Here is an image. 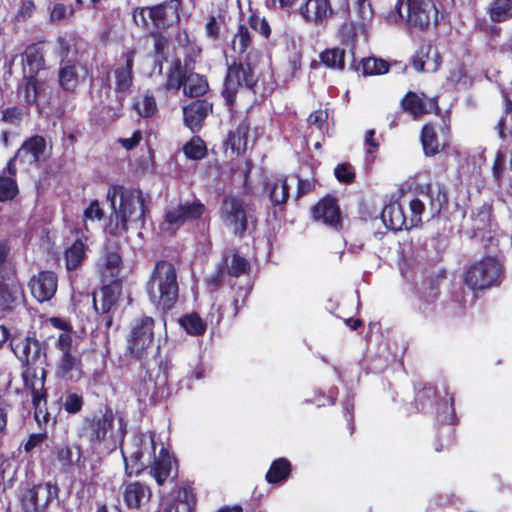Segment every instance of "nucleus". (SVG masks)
I'll return each instance as SVG.
<instances>
[{
    "label": "nucleus",
    "mask_w": 512,
    "mask_h": 512,
    "mask_svg": "<svg viewBox=\"0 0 512 512\" xmlns=\"http://www.w3.org/2000/svg\"><path fill=\"white\" fill-rule=\"evenodd\" d=\"M473 234L474 237H481L486 241L484 248L487 249L488 243L494 241V236L491 234V227L493 222V207L489 203H483L479 207L476 215L473 217Z\"/></svg>",
    "instance_id": "bb28decb"
},
{
    "label": "nucleus",
    "mask_w": 512,
    "mask_h": 512,
    "mask_svg": "<svg viewBox=\"0 0 512 512\" xmlns=\"http://www.w3.org/2000/svg\"><path fill=\"white\" fill-rule=\"evenodd\" d=\"M121 293V283L106 282L98 294L93 295V307L98 314H108L117 304Z\"/></svg>",
    "instance_id": "cd10ccee"
},
{
    "label": "nucleus",
    "mask_w": 512,
    "mask_h": 512,
    "mask_svg": "<svg viewBox=\"0 0 512 512\" xmlns=\"http://www.w3.org/2000/svg\"><path fill=\"white\" fill-rule=\"evenodd\" d=\"M134 108L141 117H152L157 111L155 97L152 94H144L140 101L134 103Z\"/></svg>",
    "instance_id": "4d7b16f0"
},
{
    "label": "nucleus",
    "mask_w": 512,
    "mask_h": 512,
    "mask_svg": "<svg viewBox=\"0 0 512 512\" xmlns=\"http://www.w3.org/2000/svg\"><path fill=\"white\" fill-rule=\"evenodd\" d=\"M447 402L445 403L444 411L441 413L438 406L437 388L431 384H425L422 388L418 389L414 396V407L417 412L427 414L436 407V419L439 423L448 425H457L458 418L455 411V398L452 393L445 390Z\"/></svg>",
    "instance_id": "0eeeda50"
},
{
    "label": "nucleus",
    "mask_w": 512,
    "mask_h": 512,
    "mask_svg": "<svg viewBox=\"0 0 512 512\" xmlns=\"http://www.w3.org/2000/svg\"><path fill=\"white\" fill-rule=\"evenodd\" d=\"M173 466L177 468V460L170 455L167 448L162 447L151 466V474L158 485H163L170 477Z\"/></svg>",
    "instance_id": "2f4dec72"
},
{
    "label": "nucleus",
    "mask_w": 512,
    "mask_h": 512,
    "mask_svg": "<svg viewBox=\"0 0 512 512\" xmlns=\"http://www.w3.org/2000/svg\"><path fill=\"white\" fill-rule=\"evenodd\" d=\"M168 2H160L157 5L151 7L135 8L133 11V20L144 29H148L150 23L157 29H164L169 27L173 18L178 19L177 8H174L169 16L168 10L172 7H168Z\"/></svg>",
    "instance_id": "4468645a"
},
{
    "label": "nucleus",
    "mask_w": 512,
    "mask_h": 512,
    "mask_svg": "<svg viewBox=\"0 0 512 512\" xmlns=\"http://www.w3.org/2000/svg\"><path fill=\"white\" fill-rule=\"evenodd\" d=\"M34 409V419L40 428H46L47 424L51 419V415L48 411L47 402H40L38 404H32Z\"/></svg>",
    "instance_id": "338daca9"
},
{
    "label": "nucleus",
    "mask_w": 512,
    "mask_h": 512,
    "mask_svg": "<svg viewBox=\"0 0 512 512\" xmlns=\"http://www.w3.org/2000/svg\"><path fill=\"white\" fill-rule=\"evenodd\" d=\"M331 2H303L299 7L300 14L307 20L314 23H322L330 18L334 12L330 5Z\"/></svg>",
    "instance_id": "72a5a7b5"
},
{
    "label": "nucleus",
    "mask_w": 512,
    "mask_h": 512,
    "mask_svg": "<svg viewBox=\"0 0 512 512\" xmlns=\"http://www.w3.org/2000/svg\"><path fill=\"white\" fill-rule=\"evenodd\" d=\"M128 433V421L122 412H114L106 406L100 415L85 416L79 436L84 438L92 449L111 453L124 443Z\"/></svg>",
    "instance_id": "f257e3e1"
},
{
    "label": "nucleus",
    "mask_w": 512,
    "mask_h": 512,
    "mask_svg": "<svg viewBox=\"0 0 512 512\" xmlns=\"http://www.w3.org/2000/svg\"><path fill=\"white\" fill-rule=\"evenodd\" d=\"M253 212L254 210L245 203L244 199L236 195L224 196L219 208L222 222L240 239L245 236L249 223L257 221L254 219Z\"/></svg>",
    "instance_id": "6e6552de"
},
{
    "label": "nucleus",
    "mask_w": 512,
    "mask_h": 512,
    "mask_svg": "<svg viewBox=\"0 0 512 512\" xmlns=\"http://www.w3.org/2000/svg\"><path fill=\"white\" fill-rule=\"evenodd\" d=\"M364 76L381 75L389 71V63L375 57L363 58L357 66Z\"/></svg>",
    "instance_id": "c03bdc74"
},
{
    "label": "nucleus",
    "mask_w": 512,
    "mask_h": 512,
    "mask_svg": "<svg viewBox=\"0 0 512 512\" xmlns=\"http://www.w3.org/2000/svg\"><path fill=\"white\" fill-rule=\"evenodd\" d=\"M402 109L415 118L429 113L426 103L415 92L408 91L401 100Z\"/></svg>",
    "instance_id": "a19ab883"
},
{
    "label": "nucleus",
    "mask_w": 512,
    "mask_h": 512,
    "mask_svg": "<svg viewBox=\"0 0 512 512\" xmlns=\"http://www.w3.org/2000/svg\"><path fill=\"white\" fill-rule=\"evenodd\" d=\"M28 288L38 303L50 301L58 289V276L52 270H41L28 280Z\"/></svg>",
    "instance_id": "f3484780"
},
{
    "label": "nucleus",
    "mask_w": 512,
    "mask_h": 512,
    "mask_svg": "<svg viewBox=\"0 0 512 512\" xmlns=\"http://www.w3.org/2000/svg\"><path fill=\"white\" fill-rule=\"evenodd\" d=\"M233 48L239 55L245 54L252 45V36L248 27L244 24L238 26L237 32L233 37Z\"/></svg>",
    "instance_id": "603ef678"
},
{
    "label": "nucleus",
    "mask_w": 512,
    "mask_h": 512,
    "mask_svg": "<svg viewBox=\"0 0 512 512\" xmlns=\"http://www.w3.org/2000/svg\"><path fill=\"white\" fill-rule=\"evenodd\" d=\"M73 451L69 445H63L56 449V459L64 470H68L73 464Z\"/></svg>",
    "instance_id": "774afa93"
},
{
    "label": "nucleus",
    "mask_w": 512,
    "mask_h": 512,
    "mask_svg": "<svg viewBox=\"0 0 512 512\" xmlns=\"http://www.w3.org/2000/svg\"><path fill=\"white\" fill-rule=\"evenodd\" d=\"M441 62L440 53L429 43L422 44L411 59L412 66L417 72H436Z\"/></svg>",
    "instance_id": "393cba45"
},
{
    "label": "nucleus",
    "mask_w": 512,
    "mask_h": 512,
    "mask_svg": "<svg viewBox=\"0 0 512 512\" xmlns=\"http://www.w3.org/2000/svg\"><path fill=\"white\" fill-rule=\"evenodd\" d=\"M144 444V435L140 434L134 438L133 446L131 450L127 452L121 448V454L124 460V469L125 474L128 477H132L133 475H139L146 469L145 463L142 461L144 452L143 446Z\"/></svg>",
    "instance_id": "b1692460"
},
{
    "label": "nucleus",
    "mask_w": 512,
    "mask_h": 512,
    "mask_svg": "<svg viewBox=\"0 0 512 512\" xmlns=\"http://www.w3.org/2000/svg\"><path fill=\"white\" fill-rule=\"evenodd\" d=\"M51 324L63 330L55 342V348L61 353L57 365L56 375L59 378L77 382L83 377L82 353L74 345L72 330L67 322L59 317L50 318Z\"/></svg>",
    "instance_id": "39448f33"
},
{
    "label": "nucleus",
    "mask_w": 512,
    "mask_h": 512,
    "mask_svg": "<svg viewBox=\"0 0 512 512\" xmlns=\"http://www.w3.org/2000/svg\"><path fill=\"white\" fill-rule=\"evenodd\" d=\"M321 63L330 69L343 70L345 68V50L335 47L323 50L319 55Z\"/></svg>",
    "instance_id": "37998d69"
},
{
    "label": "nucleus",
    "mask_w": 512,
    "mask_h": 512,
    "mask_svg": "<svg viewBox=\"0 0 512 512\" xmlns=\"http://www.w3.org/2000/svg\"><path fill=\"white\" fill-rule=\"evenodd\" d=\"M292 473L291 462L284 457L277 458L272 461L265 475V480L269 484L283 483L290 477Z\"/></svg>",
    "instance_id": "c9c22d12"
},
{
    "label": "nucleus",
    "mask_w": 512,
    "mask_h": 512,
    "mask_svg": "<svg viewBox=\"0 0 512 512\" xmlns=\"http://www.w3.org/2000/svg\"><path fill=\"white\" fill-rule=\"evenodd\" d=\"M383 224L390 230L401 231L409 230L408 217L405 215L404 208L399 202H390L385 205L381 212Z\"/></svg>",
    "instance_id": "c756f323"
},
{
    "label": "nucleus",
    "mask_w": 512,
    "mask_h": 512,
    "mask_svg": "<svg viewBox=\"0 0 512 512\" xmlns=\"http://www.w3.org/2000/svg\"><path fill=\"white\" fill-rule=\"evenodd\" d=\"M85 405L84 396L82 393L67 390L64 395L62 407L69 415L79 414Z\"/></svg>",
    "instance_id": "de8ad7c7"
},
{
    "label": "nucleus",
    "mask_w": 512,
    "mask_h": 512,
    "mask_svg": "<svg viewBox=\"0 0 512 512\" xmlns=\"http://www.w3.org/2000/svg\"><path fill=\"white\" fill-rule=\"evenodd\" d=\"M112 209L110 223L106 229L111 236H121L128 231V223L142 229L145 225L148 206L140 189L122 185H110L106 195Z\"/></svg>",
    "instance_id": "f03ea898"
},
{
    "label": "nucleus",
    "mask_w": 512,
    "mask_h": 512,
    "mask_svg": "<svg viewBox=\"0 0 512 512\" xmlns=\"http://www.w3.org/2000/svg\"><path fill=\"white\" fill-rule=\"evenodd\" d=\"M490 19L500 23L512 18V2H490L487 9Z\"/></svg>",
    "instance_id": "09e8293b"
},
{
    "label": "nucleus",
    "mask_w": 512,
    "mask_h": 512,
    "mask_svg": "<svg viewBox=\"0 0 512 512\" xmlns=\"http://www.w3.org/2000/svg\"><path fill=\"white\" fill-rule=\"evenodd\" d=\"M26 300L19 274L0 275V313L11 314Z\"/></svg>",
    "instance_id": "2eb2a0df"
},
{
    "label": "nucleus",
    "mask_w": 512,
    "mask_h": 512,
    "mask_svg": "<svg viewBox=\"0 0 512 512\" xmlns=\"http://www.w3.org/2000/svg\"><path fill=\"white\" fill-rule=\"evenodd\" d=\"M172 503L179 505L180 503H184L188 505L189 511L192 512L193 508L196 505V495L189 485H185L179 488L177 492L176 498L172 501Z\"/></svg>",
    "instance_id": "680f3d73"
},
{
    "label": "nucleus",
    "mask_w": 512,
    "mask_h": 512,
    "mask_svg": "<svg viewBox=\"0 0 512 512\" xmlns=\"http://www.w3.org/2000/svg\"><path fill=\"white\" fill-rule=\"evenodd\" d=\"M334 176L340 183L350 185L355 182L356 171L349 162H343L334 168Z\"/></svg>",
    "instance_id": "13d9d810"
},
{
    "label": "nucleus",
    "mask_w": 512,
    "mask_h": 512,
    "mask_svg": "<svg viewBox=\"0 0 512 512\" xmlns=\"http://www.w3.org/2000/svg\"><path fill=\"white\" fill-rule=\"evenodd\" d=\"M213 112V103L207 99H195L183 107L184 125L193 133H199L206 118Z\"/></svg>",
    "instance_id": "6ab92c4d"
},
{
    "label": "nucleus",
    "mask_w": 512,
    "mask_h": 512,
    "mask_svg": "<svg viewBox=\"0 0 512 512\" xmlns=\"http://www.w3.org/2000/svg\"><path fill=\"white\" fill-rule=\"evenodd\" d=\"M19 193L18 184L15 178L0 175V202L11 201Z\"/></svg>",
    "instance_id": "864d4df0"
},
{
    "label": "nucleus",
    "mask_w": 512,
    "mask_h": 512,
    "mask_svg": "<svg viewBox=\"0 0 512 512\" xmlns=\"http://www.w3.org/2000/svg\"><path fill=\"white\" fill-rule=\"evenodd\" d=\"M155 324V319L148 315L136 317L131 322L126 337V349L133 359L142 361L147 358L148 351L154 343Z\"/></svg>",
    "instance_id": "1a4fd4ad"
},
{
    "label": "nucleus",
    "mask_w": 512,
    "mask_h": 512,
    "mask_svg": "<svg viewBox=\"0 0 512 512\" xmlns=\"http://www.w3.org/2000/svg\"><path fill=\"white\" fill-rule=\"evenodd\" d=\"M239 301L235 297L226 299L219 307V318L234 319L239 312Z\"/></svg>",
    "instance_id": "0e129e2a"
},
{
    "label": "nucleus",
    "mask_w": 512,
    "mask_h": 512,
    "mask_svg": "<svg viewBox=\"0 0 512 512\" xmlns=\"http://www.w3.org/2000/svg\"><path fill=\"white\" fill-rule=\"evenodd\" d=\"M225 28V18L223 15L219 14L217 16L211 15L209 16L206 23V35L213 41H217L220 39L221 30Z\"/></svg>",
    "instance_id": "052dcab7"
},
{
    "label": "nucleus",
    "mask_w": 512,
    "mask_h": 512,
    "mask_svg": "<svg viewBox=\"0 0 512 512\" xmlns=\"http://www.w3.org/2000/svg\"><path fill=\"white\" fill-rule=\"evenodd\" d=\"M45 150V138L41 135H32L22 142L17 150V157H21V163L38 164L42 160Z\"/></svg>",
    "instance_id": "a878e982"
},
{
    "label": "nucleus",
    "mask_w": 512,
    "mask_h": 512,
    "mask_svg": "<svg viewBox=\"0 0 512 512\" xmlns=\"http://www.w3.org/2000/svg\"><path fill=\"white\" fill-rule=\"evenodd\" d=\"M253 53L254 51L250 50L245 57L234 58L227 65L221 96L230 111L236 104L237 94L240 90L246 89L255 92L258 78L256 76V64L251 61Z\"/></svg>",
    "instance_id": "20e7f679"
},
{
    "label": "nucleus",
    "mask_w": 512,
    "mask_h": 512,
    "mask_svg": "<svg viewBox=\"0 0 512 512\" xmlns=\"http://www.w3.org/2000/svg\"><path fill=\"white\" fill-rule=\"evenodd\" d=\"M208 89L209 85L206 78L199 74H190L187 76L183 86L185 95L197 99L206 94Z\"/></svg>",
    "instance_id": "79ce46f5"
},
{
    "label": "nucleus",
    "mask_w": 512,
    "mask_h": 512,
    "mask_svg": "<svg viewBox=\"0 0 512 512\" xmlns=\"http://www.w3.org/2000/svg\"><path fill=\"white\" fill-rule=\"evenodd\" d=\"M133 389L138 400L149 405H157L171 395L169 385L161 383L157 378L154 381L150 374L134 383Z\"/></svg>",
    "instance_id": "a211bd4d"
},
{
    "label": "nucleus",
    "mask_w": 512,
    "mask_h": 512,
    "mask_svg": "<svg viewBox=\"0 0 512 512\" xmlns=\"http://www.w3.org/2000/svg\"><path fill=\"white\" fill-rule=\"evenodd\" d=\"M44 86L45 82L38 79V75L23 74L17 93L23 97L27 106L38 105L39 96L44 91Z\"/></svg>",
    "instance_id": "7c9ffc66"
},
{
    "label": "nucleus",
    "mask_w": 512,
    "mask_h": 512,
    "mask_svg": "<svg viewBox=\"0 0 512 512\" xmlns=\"http://www.w3.org/2000/svg\"><path fill=\"white\" fill-rule=\"evenodd\" d=\"M88 70L76 59L61 61L58 69V84L67 94H75L79 85L86 80Z\"/></svg>",
    "instance_id": "dca6fc26"
},
{
    "label": "nucleus",
    "mask_w": 512,
    "mask_h": 512,
    "mask_svg": "<svg viewBox=\"0 0 512 512\" xmlns=\"http://www.w3.org/2000/svg\"><path fill=\"white\" fill-rule=\"evenodd\" d=\"M310 216L314 222L320 223L337 233L344 229V219L339 199L332 194H326L320 198L310 208Z\"/></svg>",
    "instance_id": "f8f14e48"
},
{
    "label": "nucleus",
    "mask_w": 512,
    "mask_h": 512,
    "mask_svg": "<svg viewBox=\"0 0 512 512\" xmlns=\"http://www.w3.org/2000/svg\"><path fill=\"white\" fill-rule=\"evenodd\" d=\"M9 349L20 362L21 367L30 365H42L47 359V344L36 338L34 332L24 333L15 330Z\"/></svg>",
    "instance_id": "9d476101"
},
{
    "label": "nucleus",
    "mask_w": 512,
    "mask_h": 512,
    "mask_svg": "<svg viewBox=\"0 0 512 512\" xmlns=\"http://www.w3.org/2000/svg\"><path fill=\"white\" fill-rule=\"evenodd\" d=\"M438 277H427L422 282L421 299L425 302H434L439 296Z\"/></svg>",
    "instance_id": "bf43d9fd"
},
{
    "label": "nucleus",
    "mask_w": 512,
    "mask_h": 512,
    "mask_svg": "<svg viewBox=\"0 0 512 512\" xmlns=\"http://www.w3.org/2000/svg\"><path fill=\"white\" fill-rule=\"evenodd\" d=\"M122 496L128 509L139 510L150 502L152 490L144 482L130 481L123 484Z\"/></svg>",
    "instance_id": "4be33fe9"
},
{
    "label": "nucleus",
    "mask_w": 512,
    "mask_h": 512,
    "mask_svg": "<svg viewBox=\"0 0 512 512\" xmlns=\"http://www.w3.org/2000/svg\"><path fill=\"white\" fill-rule=\"evenodd\" d=\"M183 153L190 160H201L207 155V146L204 140L194 134V136L184 144Z\"/></svg>",
    "instance_id": "49530a36"
},
{
    "label": "nucleus",
    "mask_w": 512,
    "mask_h": 512,
    "mask_svg": "<svg viewBox=\"0 0 512 512\" xmlns=\"http://www.w3.org/2000/svg\"><path fill=\"white\" fill-rule=\"evenodd\" d=\"M251 270L250 262L238 253L231 255L230 263H227V274L231 277L238 278L249 274Z\"/></svg>",
    "instance_id": "8fccbe9b"
},
{
    "label": "nucleus",
    "mask_w": 512,
    "mask_h": 512,
    "mask_svg": "<svg viewBox=\"0 0 512 512\" xmlns=\"http://www.w3.org/2000/svg\"><path fill=\"white\" fill-rule=\"evenodd\" d=\"M178 207L185 222L200 219L205 212L204 204L198 200L191 203L179 204Z\"/></svg>",
    "instance_id": "6e6d98bb"
},
{
    "label": "nucleus",
    "mask_w": 512,
    "mask_h": 512,
    "mask_svg": "<svg viewBox=\"0 0 512 512\" xmlns=\"http://www.w3.org/2000/svg\"><path fill=\"white\" fill-rule=\"evenodd\" d=\"M426 194L430 199L429 208L432 216L439 215L449 203L448 190L444 184L435 183L426 186Z\"/></svg>",
    "instance_id": "f704fd0d"
},
{
    "label": "nucleus",
    "mask_w": 512,
    "mask_h": 512,
    "mask_svg": "<svg viewBox=\"0 0 512 512\" xmlns=\"http://www.w3.org/2000/svg\"><path fill=\"white\" fill-rule=\"evenodd\" d=\"M150 302L163 315L171 311L179 299V282L176 266L169 260L155 262L146 283Z\"/></svg>",
    "instance_id": "7ed1b4c3"
},
{
    "label": "nucleus",
    "mask_w": 512,
    "mask_h": 512,
    "mask_svg": "<svg viewBox=\"0 0 512 512\" xmlns=\"http://www.w3.org/2000/svg\"><path fill=\"white\" fill-rule=\"evenodd\" d=\"M11 249L9 239L0 240V275L18 274L17 263L11 256Z\"/></svg>",
    "instance_id": "ea45409f"
},
{
    "label": "nucleus",
    "mask_w": 512,
    "mask_h": 512,
    "mask_svg": "<svg viewBox=\"0 0 512 512\" xmlns=\"http://www.w3.org/2000/svg\"><path fill=\"white\" fill-rule=\"evenodd\" d=\"M151 36L154 39V58L161 66L164 61L168 60V39L160 32H152Z\"/></svg>",
    "instance_id": "5fc2aeb1"
},
{
    "label": "nucleus",
    "mask_w": 512,
    "mask_h": 512,
    "mask_svg": "<svg viewBox=\"0 0 512 512\" xmlns=\"http://www.w3.org/2000/svg\"><path fill=\"white\" fill-rule=\"evenodd\" d=\"M437 12L434 2H395L394 9L386 18L391 22L405 20L407 24L425 29L430 24V10Z\"/></svg>",
    "instance_id": "9b49d317"
},
{
    "label": "nucleus",
    "mask_w": 512,
    "mask_h": 512,
    "mask_svg": "<svg viewBox=\"0 0 512 512\" xmlns=\"http://www.w3.org/2000/svg\"><path fill=\"white\" fill-rule=\"evenodd\" d=\"M88 246L82 238H77L63 252L65 268L68 272L79 270L87 259Z\"/></svg>",
    "instance_id": "473e14b6"
},
{
    "label": "nucleus",
    "mask_w": 512,
    "mask_h": 512,
    "mask_svg": "<svg viewBox=\"0 0 512 512\" xmlns=\"http://www.w3.org/2000/svg\"><path fill=\"white\" fill-rule=\"evenodd\" d=\"M35 366L36 365L22 367L23 371L21 376L25 390L32 388L34 385L39 386L41 380H44V383H46L47 371L44 367H41L40 376H38Z\"/></svg>",
    "instance_id": "3c124183"
},
{
    "label": "nucleus",
    "mask_w": 512,
    "mask_h": 512,
    "mask_svg": "<svg viewBox=\"0 0 512 512\" xmlns=\"http://www.w3.org/2000/svg\"><path fill=\"white\" fill-rule=\"evenodd\" d=\"M504 274L502 263L495 257L485 256L470 264L463 276V281L474 292L499 286Z\"/></svg>",
    "instance_id": "423d86ee"
},
{
    "label": "nucleus",
    "mask_w": 512,
    "mask_h": 512,
    "mask_svg": "<svg viewBox=\"0 0 512 512\" xmlns=\"http://www.w3.org/2000/svg\"><path fill=\"white\" fill-rule=\"evenodd\" d=\"M100 269L102 283H121L120 273L123 269L121 246L119 243L107 245L103 252Z\"/></svg>",
    "instance_id": "aec40b11"
},
{
    "label": "nucleus",
    "mask_w": 512,
    "mask_h": 512,
    "mask_svg": "<svg viewBox=\"0 0 512 512\" xmlns=\"http://www.w3.org/2000/svg\"><path fill=\"white\" fill-rule=\"evenodd\" d=\"M409 209H410V217L408 218L409 226L411 228H413L422 223V214L425 210V205L420 199L414 198V199L410 200V202H409Z\"/></svg>",
    "instance_id": "e2e57ef3"
},
{
    "label": "nucleus",
    "mask_w": 512,
    "mask_h": 512,
    "mask_svg": "<svg viewBox=\"0 0 512 512\" xmlns=\"http://www.w3.org/2000/svg\"><path fill=\"white\" fill-rule=\"evenodd\" d=\"M423 153L427 157H433L443 149L438 138L435 126L432 123L423 125L420 134Z\"/></svg>",
    "instance_id": "e433bc0d"
},
{
    "label": "nucleus",
    "mask_w": 512,
    "mask_h": 512,
    "mask_svg": "<svg viewBox=\"0 0 512 512\" xmlns=\"http://www.w3.org/2000/svg\"><path fill=\"white\" fill-rule=\"evenodd\" d=\"M135 56L136 50L129 49L122 55L125 61L124 65L118 66L112 70L115 78L114 92L116 94H125L132 87L134 80L133 68Z\"/></svg>",
    "instance_id": "5701e85b"
},
{
    "label": "nucleus",
    "mask_w": 512,
    "mask_h": 512,
    "mask_svg": "<svg viewBox=\"0 0 512 512\" xmlns=\"http://www.w3.org/2000/svg\"><path fill=\"white\" fill-rule=\"evenodd\" d=\"M57 485L47 482L26 489L19 497L23 512H46L51 501L58 496Z\"/></svg>",
    "instance_id": "ddd939ff"
},
{
    "label": "nucleus",
    "mask_w": 512,
    "mask_h": 512,
    "mask_svg": "<svg viewBox=\"0 0 512 512\" xmlns=\"http://www.w3.org/2000/svg\"><path fill=\"white\" fill-rule=\"evenodd\" d=\"M186 77H187L186 70L182 66L181 60L180 59L173 60L172 65L169 67V69L167 71L166 80L163 83L164 90L178 91L182 86H184Z\"/></svg>",
    "instance_id": "4c0bfd02"
},
{
    "label": "nucleus",
    "mask_w": 512,
    "mask_h": 512,
    "mask_svg": "<svg viewBox=\"0 0 512 512\" xmlns=\"http://www.w3.org/2000/svg\"><path fill=\"white\" fill-rule=\"evenodd\" d=\"M505 170V154L502 151H497L493 160L491 172L494 182L501 185L504 179Z\"/></svg>",
    "instance_id": "69168bd1"
},
{
    "label": "nucleus",
    "mask_w": 512,
    "mask_h": 512,
    "mask_svg": "<svg viewBox=\"0 0 512 512\" xmlns=\"http://www.w3.org/2000/svg\"><path fill=\"white\" fill-rule=\"evenodd\" d=\"M180 326L191 336H202L207 330V323L196 312L184 314L179 318Z\"/></svg>",
    "instance_id": "58836bf2"
},
{
    "label": "nucleus",
    "mask_w": 512,
    "mask_h": 512,
    "mask_svg": "<svg viewBox=\"0 0 512 512\" xmlns=\"http://www.w3.org/2000/svg\"><path fill=\"white\" fill-rule=\"evenodd\" d=\"M251 122L247 116L239 120L236 127L230 130L224 142L232 153L239 156L245 153L247 149L248 134L250 132Z\"/></svg>",
    "instance_id": "c85d7f7f"
},
{
    "label": "nucleus",
    "mask_w": 512,
    "mask_h": 512,
    "mask_svg": "<svg viewBox=\"0 0 512 512\" xmlns=\"http://www.w3.org/2000/svg\"><path fill=\"white\" fill-rule=\"evenodd\" d=\"M290 187L286 177L275 179L269 190V199L273 206L285 204L290 196Z\"/></svg>",
    "instance_id": "a18cd8bd"
},
{
    "label": "nucleus",
    "mask_w": 512,
    "mask_h": 512,
    "mask_svg": "<svg viewBox=\"0 0 512 512\" xmlns=\"http://www.w3.org/2000/svg\"><path fill=\"white\" fill-rule=\"evenodd\" d=\"M47 42L44 40L27 45L21 54L23 74L38 75L47 69Z\"/></svg>",
    "instance_id": "412c9836"
}]
</instances>
